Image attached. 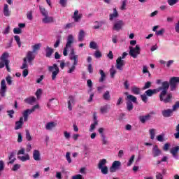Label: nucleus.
I'll return each mask as SVG.
<instances>
[{
	"label": "nucleus",
	"instance_id": "46",
	"mask_svg": "<svg viewBox=\"0 0 179 179\" xmlns=\"http://www.w3.org/2000/svg\"><path fill=\"white\" fill-rule=\"evenodd\" d=\"M14 38L19 48L22 47V42H20V37L17 35L14 36Z\"/></svg>",
	"mask_w": 179,
	"mask_h": 179
},
{
	"label": "nucleus",
	"instance_id": "34",
	"mask_svg": "<svg viewBox=\"0 0 179 179\" xmlns=\"http://www.w3.org/2000/svg\"><path fill=\"white\" fill-rule=\"evenodd\" d=\"M106 164H107V159H101L98 164V169H101L104 167V166H106Z\"/></svg>",
	"mask_w": 179,
	"mask_h": 179
},
{
	"label": "nucleus",
	"instance_id": "64",
	"mask_svg": "<svg viewBox=\"0 0 179 179\" xmlns=\"http://www.w3.org/2000/svg\"><path fill=\"white\" fill-rule=\"evenodd\" d=\"M177 108H179V101H176V103L173 105L172 111H176Z\"/></svg>",
	"mask_w": 179,
	"mask_h": 179
},
{
	"label": "nucleus",
	"instance_id": "15",
	"mask_svg": "<svg viewBox=\"0 0 179 179\" xmlns=\"http://www.w3.org/2000/svg\"><path fill=\"white\" fill-rule=\"evenodd\" d=\"M75 38H73V35L70 34L67 37V42L66 43V48H71L72 47V44H73V41Z\"/></svg>",
	"mask_w": 179,
	"mask_h": 179
},
{
	"label": "nucleus",
	"instance_id": "35",
	"mask_svg": "<svg viewBox=\"0 0 179 179\" xmlns=\"http://www.w3.org/2000/svg\"><path fill=\"white\" fill-rule=\"evenodd\" d=\"M85 38V31L80 30L78 34V41H83Z\"/></svg>",
	"mask_w": 179,
	"mask_h": 179
},
{
	"label": "nucleus",
	"instance_id": "37",
	"mask_svg": "<svg viewBox=\"0 0 179 179\" xmlns=\"http://www.w3.org/2000/svg\"><path fill=\"white\" fill-rule=\"evenodd\" d=\"M99 73L101 75V78H99V82L103 83L104 82V80H106V73H104V71L102 69H101L99 70Z\"/></svg>",
	"mask_w": 179,
	"mask_h": 179
},
{
	"label": "nucleus",
	"instance_id": "30",
	"mask_svg": "<svg viewBox=\"0 0 179 179\" xmlns=\"http://www.w3.org/2000/svg\"><path fill=\"white\" fill-rule=\"evenodd\" d=\"M173 113V110L171 109H167L162 111V115L165 117H169L171 116V114Z\"/></svg>",
	"mask_w": 179,
	"mask_h": 179
},
{
	"label": "nucleus",
	"instance_id": "2",
	"mask_svg": "<svg viewBox=\"0 0 179 179\" xmlns=\"http://www.w3.org/2000/svg\"><path fill=\"white\" fill-rule=\"evenodd\" d=\"M8 58H9V53L4 52L0 57V68H6L8 72H10V68H9V60H8Z\"/></svg>",
	"mask_w": 179,
	"mask_h": 179
},
{
	"label": "nucleus",
	"instance_id": "53",
	"mask_svg": "<svg viewBox=\"0 0 179 179\" xmlns=\"http://www.w3.org/2000/svg\"><path fill=\"white\" fill-rule=\"evenodd\" d=\"M150 139L153 140L155 139V129H150Z\"/></svg>",
	"mask_w": 179,
	"mask_h": 179
},
{
	"label": "nucleus",
	"instance_id": "8",
	"mask_svg": "<svg viewBox=\"0 0 179 179\" xmlns=\"http://www.w3.org/2000/svg\"><path fill=\"white\" fill-rule=\"evenodd\" d=\"M121 167V162L120 161H115L113 164L112 166L109 169L110 173H115L117 170H120Z\"/></svg>",
	"mask_w": 179,
	"mask_h": 179
},
{
	"label": "nucleus",
	"instance_id": "13",
	"mask_svg": "<svg viewBox=\"0 0 179 179\" xmlns=\"http://www.w3.org/2000/svg\"><path fill=\"white\" fill-rule=\"evenodd\" d=\"M124 24L123 20H119L114 24L113 29L115 30V31H120V30H122V26Z\"/></svg>",
	"mask_w": 179,
	"mask_h": 179
},
{
	"label": "nucleus",
	"instance_id": "18",
	"mask_svg": "<svg viewBox=\"0 0 179 179\" xmlns=\"http://www.w3.org/2000/svg\"><path fill=\"white\" fill-rule=\"evenodd\" d=\"M179 152V146H176L171 148V150H170V153H171L172 156L175 158V159H178V155H177V154Z\"/></svg>",
	"mask_w": 179,
	"mask_h": 179
},
{
	"label": "nucleus",
	"instance_id": "25",
	"mask_svg": "<svg viewBox=\"0 0 179 179\" xmlns=\"http://www.w3.org/2000/svg\"><path fill=\"white\" fill-rule=\"evenodd\" d=\"M3 13L6 17L10 16V10H9V6L8 4H4V7L3 9Z\"/></svg>",
	"mask_w": 179,
	"mask_h": 179
},
{
	"label": "nucleus",
	"instance_id": "6",
	"mask_svg": "<svg viewBox=\"0 0 179 179\" xmlns=\"http://www.w3.org/2000/svg\"><path fill=\"white\" fill-rule=\"evenodd\" d=\"M49 72H52V80L57 79V75L59 73V68L57 64H54L52 66H48Z\"/></svg>",
	"mask_w": 179,
	"mask_h": 179
},
{
	"label": "nucleus",
	"instance_id": "16",
	"mask_svg": "<svg viewBox=\"0 0 179 179\" xmlns=\"http://www.w3.org/2000/svg\"><path fill=\"white\" fill-rule=\"evenodd\" d=\"M162 155V150L159 149V146L155 145L152 148V156L153 157H157V156H160Z\"/></svg>",
	"mask_w": 179,
	"mask_h": 179
},
{
	"label": "nucleus",
	"instance_id": "40",
	"mask_svg": "<svg viewBox=\"0 0 179 179\" xmlns=\"http://www.w3.org/2000/svg\"><path fill=\"white\" fill-rule=\"evenodd\" d=\"M27 68H29V65H27V58H24L23 64L20 67V69H27Z\"/></svg>",
	"mask_w": 179,
	"mask_h": 179
},
{
	"label": "nucleus",
	"instance_id": "27",
	"mask_svg": "<svg viewBox=\"0 0 179 179\" xmlns=\"http://www.w3.org/2000/svg\"><path fill=\"white\" fill-rule=\"evenodd\" d=\"M119 16L118 11H117V8H113V13L109 15V20L113 21Z\"/></svg>",
	"mask_w": 179,
	"mask_h": 179
},
{
	"label": "nucleus",
	"instance_id": "63",
	"mask_svg": "<svg viewBox=\"0 0 179 179\" xmlns=\"http://www.w3.org/2000/svg\"><path fill=\"white\" fill-rule=\"evenodd\" d=\"M155 34L157 36H163V34H164V29H162L159 31H156Z\"/></svg>",
	"mask_w": 179,
	"mask_h": 179
},
{
	"label": "nucleus",
	"instance_id": "42",
	"mask_svg": "<svg viewBox=\"0 0 179 179\" xmlns=\"http://www.w3.org/2000/svg\"><path fill=\"white\" fill-rule=\"evenodd\" d=\"M99 170H101L102 174H108V167H107V166H104L102 168H99Z\"/></svg>",
	"mask_w": 179,
	"mask_h": 179
},
{
	"label": "nucleus",
	"instance_id": "22",
	"mask_svg": "<svg viewBox=\"0 0 179 179\" xmlns=\"http://www.w3.org/2000/svg\"><path fill=\"white\" fill-rule=\"evenodd\" d=\"M15 155H16V152L15 151H13L10 153V155L8 156V159L10 160V162H8V164H13L15 162H16Z\"/></svg>",
	"mask_w": 179,
	"mask_h": 179
},
{
	"label": "nucleus",
	"instance_id": "7",
	"mask_svg": "<svg viewBox=\"0 0 179 179\" xmlns=\"http://www.w3.org/2000/svg\"><path fill=\"white\" fill-rule=\"evenodd\" d=\"M39 107L40 106L38 105H34L31 109L25 110L22 113L24 121L27 122V120H29V115H30L31 113H34V111L37 110V108H39Z\"/></svg>",
	"mask_w": 179,
	"mask_h": 179
},
{
	"label": "nucleus",
	"instance_id": "51",
	"mask_svg": "<svg viewBox=\"0 0 179 179\" xmlns=\"http://www.w3.org/2000/svg\"><path fill=\"white\" fill-rule=\"evenodd\" d=\"M95 58H101L103 57V55H101V52L99 50H96L94 54Z\"/></svg>",
	"mask_w": 179,
	"mask_h": 179
},
{
	"label": "nucleus",
	"instance_id": "24",
	"mask_svg": "<svg viewBox=\"0 0 179 179\" xmlns=\"http://www.w3.org/2000/svg\"><path fill=\"white\" fill-rule=\"evenodd\" d=\"M72 18L74 19V22H78L82 19V14H79V10H76Z\"/></svg>",
	"mask_w": 179,
	"mask_h": 179
},
{
	"label": "nucleus",
	"instance_id": "61",
	"mask_svg": "<svg viewBox=\"0 0 179 179\" xmlns=\"http://www.w3.org/2000/svg\"><path fill=\"white\" fill-rule=\"evenodd\" d=\"M13 33L15 34H20L22 33V29L20 28H14Z\"/></svg>",
	"mask_w": 179,
	"mask_h": 179
},
{
	"label": "nucleus",
	"instance_id": "1",
	"mask_svg": "<svg viewBox=\"0 0 179 179\" xmlns=\"http://www.w3.org/2000/svg\"><path fill=\"white\" fill-rule=\"evenodd\" d=\"M169 87H170V84H169V82L164 81L162 83L161 87L152 90V95L161 92L159 94L160 101H163L165 103H170L171 101V99H173V94H167Z\"/></svg>",
	"mask_w": 179,
	"mask_h": 179
},
{
	"label": "nucleus",
	"instance_id": "44",
	"mask_svg": "<svg viewBox=\"0 0 179 179\" xmlns=\"http://www.w3.org/2000/svg\"><path fill=\"white\" fill-rule=\"evenodd\" d=\"M41 47V43L35 44L32 47V48H33L32 52H36V51H38V50H40Z\"/></svg>",
	"mask_w": 179,
	"mask_h": 179
},
{
	"label": "nucleus",
	"instance_id": "38",
	"mask_svg": "<svg viewBox=\"0 0 179 179\" xmlns=\"http://www.w3.org/2000/svg\"><path fill=\"white\" fill-rule=\"evenodd\" d=\"M62 36L60 35L57 36L56 42L54 44V48H58L59 44H61Z\"/></svg>",
	"mask_w": 179,
	"mask_h": 179
},
{
	"label": "nucleus",
	"instance_id": "14",
	"mask_svg": "<svg viewBox=\"0 0 179 179\" xmlns=\"http://www.w3.org/2000/svg\"><path fill=\"white\" fill-rule=\"evenodd\" d=\"M155 114V112H150V114H148L145 116H139V120L142 124H145L146 121H149L150 118L152 117V115Z\"/></svg>",
	"mask_w": 179,
	"mask_h": 179
},
{
	"label": "nucleus",
	"instance_id": "31",
	"mask_svg": "<svg viewBox=\"0 0 179 179\" xmlns=\"http://www.w3.org/2000/svg\"><path fill=\"white\" fill-rule=\"evenodd\" d=\"M103 100H106V101H110L111 100V95H110V91H106L103 94Z\"/></svg>",
	"mask_w": 179,
	"mask_h": 179
},
{
	"label": "nucleus",
	"instance_id": "59",
	"mask_svg": "<svg viewBox=\"0 0 179 179\" xmlns=\"http://www.w3.org/2000/svg\"><path fill=\"white\" fill-rule=\"evenodd\" d=\"M141 99L144 103H148V95L144 94L141 95Z\"/></svg>",
	"mask_w": 179,
	"mask_h": 179
},
{
	"label": "nucleus",
	"instance_id": "10",
	"mask_svg": "<svg viewBox=\"0 0 179 179\" xmlns=\"http://www.w3.org/2000/svg\"><path fill=\"white\" fill-rule=\"evenodd\" d=\"M70 59L74 62L71 68L69 69V70L67 71L68 73H72V72H75V69H76V65H78V56L70 57Z\"/></svg>",
	"mask_w": 179,
	"mask_h": 179
},
{
	"label": "nucleus",
	"instance_id": "5",
	"mask_svg": "<svg viewBox=\"0 0 179 179\" xmlns=\"http://www.w3.org/2000/svg\"><path fill=\"white\" fill-rule=\"evenodd\" d=\"M179 83V77H172L169 80V87L171 92H174L177 90V86H178Z\"/></svg>",
	"mask_w": 179,
	"mask_h": 179
},
{
	"label": "nucleus",
	"instance_id": "47",
	"mask_svg": "<svg viewBox=\"0 0 179 179\" xmlns=\"http://www.w3.org/2000/svg\"><path fill=\"white\" fill-rule=\"evenodd\" d=\"M90 48H92V50H96L97 49V43L94 41H91L90 43Z\"/></svg>",
	"mask_w": 179,
	"mask_h": 179
},
{
	"label": "nucleus",
	"instance_id": "45",
	"mask_svg": "<svg viewBox=\"0 0 179 179\" xmlns=\"http://www.w3.org/2000/svg\"><path fill=\"white\" fill-rule=\"evenodd\" d=\"M150 87H152V82L148 81L145 83L143 87V90H146V89H150Z\"/></svg>",
	"mask_w": 179,
	"mask_h": 179
},
{
	"label": "nucleus",
	"instance_id": "26",
	"mask_svg": "<svg viewBox=\"0 0 179 179\" xmlns=\"http://www.w3.org/2000/svg\"><path fill=\"white\" fill-rule=\"evenodd\" d=\"M56 127L57 123L54 122H50L45 124V129H47V131H52V129L55 128Z\"/></svg>",
	"mask_w": 179,
	"mask_h": 179
},
{
	"label": "nucleus",
	"instance_id": "57",
	"mask_svg": "<svg viewBox=\"0 0 179 179\" xmlns=\"http://www.w3.org/2000/svg\"><path fill=\"white\" fill-rule=\"evenodd\" d=\"M7 113L10 118H13V114H15V110H13V109L7 110Z\"/></svg>",
	"mask_w": 179,
	"mask_h": 179
},
{
	"label": "nucleus",
	"instance_id": "4",
	"mask_svg": "<svg viewBox=\"0 0 179 179\" xmlns=\"http://www.w3.org/2000/svg\"><path fill=\"white\" fill-rule=\"evenodd\" d=\"M129 56L132 57V58H138V55H139V54H141V47L139 46V45H136L135 48L132 47V46H129Z\"/></svg>",
	"mask_w": 179,
	"mask_h": 179
},
{
	"label": "nucleus",
	"instance_id": "52",
	"mask_svg": "<svg viewBox=\"0 0 179 179\" xmlns=\"http://www.w3.org/2000/svg\"><path fill=\"white\" fill-rule=\"evenodd\" d=\"M21 165L19 164H14L13 167L12 168L13 171H17L19 169H20Z\"/></svg>",
	"mask_w": 179,
	"mask_h": 179
},
{
	"label": "nucleus",
	"instance_id": "28",
	"mask_svg": "<svg viewBox=\"0 0 179 179\" xmlns=\"http://www.w3.org/2000/svg\"><path fill=\"white\" fill-rule=\"evenodd\" d=\"M111 108V106L108 104H106L103 106H101L100 108V112L101 114H107L108 113V110Z\"/></svg>",
	"mask_w": 179,
	"mask_h": 179
},
{
	"label": "nucleus",
	"instance_id": "43",
	"mask_svg": "<svg viewBox=\"0 0 179 179\" xmlns=\"http://www.w3.org/2000/svg\"><path fill=\"white\" fill-rule=\"evenodd\" d=\"M25 132H26V134H25L26 139H27V141L30 142V141L33 140V138H31V136L30 135V131L27 129L25 131Z\"/></svg>",
	"mask_w": 179,
	"mask_h": 179
},
{
	"label": "nucleus",
	"instance_id": "50",
	"mask_svg": "<svg viewBox=\"0 0 179 179\" xmlns=\"http://www.w3.org/2000/svg\"><path fill=\"white\" fill-rule=\"evenodd\" d=\"M66 159L68 163H69V164L72 163V159H71V152H66Z\"/></svg>",
	"mask_w": 179,
	"mask_h": 179
},
{
	"label": "nucleus",
	"instance_id": "32",
	"mask_svg": "<svg viewBox=\"0 0 179 179\" xmlns=\"http://www.w3.org/2000/svg\"><path fill=\"white\" fill-rule=\"evenodd\" d=\"M39 10L42 16H43V17H45V16H47L48 15V11L45 10V8H43L41 6H39Z\"/></svg>",
	"mask_w": 179,
	"mask_h": 179
},
{
	"label": "nucleus",
	"instance_id": "41",
	"mask_svg": "<svg viewBox=\"0 0 179 179\" xmlns=\"http://www.w3.org/2000/svg\"><path fill=\"white\" fill-rule=\"evenodd\" d=\"M72 27H75V22H70L66 24L64 29V30H68L69 29H72Z\"/></svg>",
	"mask_w": 179,
	"mask_h": 179
},
{
	"label": "nucleus",
	"instance_id": "23",
	"mask_svg": "<svg viewBox=\"0 0 179 179\" xmlns=\"http://www.w3.org/2000/svg\"><path fill=\"white\" fill-rule=\"evenodd\" d=\"M69 100L68 101V108L69 111H72V103L75 104V96L71 95L69 97Z\"/></svg>",
	"mask_w": 179,
	"mask_h": 179
},
{
	"label": "nucleus",
	"instance_id": "48",
	"mask_svg": "<svg viewBox=\"0 0 179 179\" xmlns=\"http://www.w3.org/2000/svg\"><path fill=\"white\" fill-rule=\"evenodd\" d=\"M157 140L159 142H164V134H160L157 136Z\"/></svg>",
	"mask_w": 179,
	"mask_h": 179
},
{
	"label": "nucleus",
	"instance_id": "60",
	"mask_svg": "<svg viewBox=\"0 0 179 179\" xmlns=\"http://www.w3.org/2000/svg\"><path fill=\"white\" fill-rule=\"evenodd\" d=\"M134 159H135V155H132L127 163V166H131V164H132V163H134Z\"/></svg>",
	"mask_w": 179,
	"mask_h": 179
},
{
	"label": "nucleus",
	"instance_id": "36",
	"mask_svg": "<svg viewBox=\"0 0 179 179\" xmlns=\"http://www.w3.org/2000/svg\"><path fill=\"white\" fill-rule=\"evenodd\" d=\"M24 101L27 104H33V103H34L36 101V97L31 96V97H29V98H27V99H24Z\"/></svg>",
	"mask_w": 179,
	"mask_h": 179
},
{
	"label": "nucleus",
	"instance_id": "39",
	"mask_svg": "<svg viewBox=\"0 0 179 179\" xmlns=\"http://www.w3.org/2000/svg\"><path fill=\"white\" fill-rule=\"evenodd\" d=\"M18 159L21 160V162H27V160H30V156L29 154H27L24 156H18Z\"/></svg>",
	"mask_w": 179,
	"mask_h": 179
},
{
	"label": "nucleus",
	"instance_id": "19",
	"mask_svg": "<svg viewBox=\"0 0 179 179\" xmlns=\"http://www.w3.org/2000/svg\"><path fill=\"white\" fill-rule=\"evenodd\" d=\"M43 23H45V24H48V23H54V17L45 15L43 20Z\"/></svg>",
	"mask_w": 179,
	"mask_h": 179
},
{
	"label": "nucleus",
	"instance_id": "21",
	"mask_svg": "<svg viewBox=\"0 0 179 179\" xmlns=\"http://www.w3.org/2000/svg\"><path fill=\"white\" fill-rule=\"evenodd\" d=\"M23 117H20V121L15 122V131H17V129H21V128H23Z\"/></svg>",
	"mask_w": 179,
	"mask_h": 179
},
{
	"label": "nucleus",
	"instance_id": "55",
	"mask_svg": "<svg viewBox=\"0 0 179 179\" xmlns=\"http://www.w3.org/2000/svg\"><path fill=\"white\" fill-rule=\"evenodd\" d=\"M43 93V90L41 89H38L36 92V96L37 99H40L41 94Z\"/></svg>",
	"mask_w": 179,
	"mask_h": 179
},
{
	"label": "nucleus",
	"instance_id": "56",
	"mask_svg": "<svg viewBox=\"0 0 179 179\" xmlns=\"http://www.w3.org/2000/svg\"><path fill=\"white\" fill-rule=\"evenodd\" d=\"M110 78H114L115 73H117V71L113 68L110 69Z\"/></svg>",
	"mask_w": 179,
	"mask_h": 179
},
{
	"label": "nucleus",
	"instance_id": "12",
	"mask_svg": "<svg viewBox=\"0 0 179 179\" xmlns=\"http://www.w3.org/2000/svg\"><path fill=\"white\" fill-rule=\"evenodd\" d=\"M27 58L29 65H33V61H34V58H36V55H34V52L33 51H28L27 54V57H24Z\"/></svg>",
	"mask_w": 179,
	"mask_h": 179
},
{
	"label": "nucleus",
	"instance_id": "9",
	"mask_svg": "<svg viewBox=\"0 0 179 179\" xmlns=\"http://www.w3.org/2000/svg\"><path fill=\"white\" fill-rule=\"evenodd\" d=\"M93 124L90 125V132H93L96 129V127L99 125V120H97V113L94 112L93 114Z\"/></svg>",
	"mask_w": 179,
	"mask_h": 179
},
{
	"label": "nucleus",
	"instance_id": "20",
	"mask_svg": "<svg viewBox=\"0 0 179 179\" xmlns=\"http://www.w3.org/2000/svg\"><path fill=\"white\" fill-rule=\"evenodd\" d=\"M122 66H124V60H122L121 57H120L116 60V68L121 71L122 69Z\"/></svg>",
	"mask_w": 179,
	"mask_h": 179
},
{
	"label": "nucleus",
	"instance_id": "3",
	"mask_svg": "<svg viewBox=\"0 0 179 179\" xmlns=\"http://www.w3.org/2000/svg\"><path fill=\"white\" fill-rule=\"evenodd\" d=\"M127 109L128 111H132L134 110V103H138L137 99L134 95H127Z\"/></svg>",
	"mask_w": 179,
	"mask_h": 179
},
{
	"label": "nucleus",
	"instance_id": "11",
	"mask_svg": "<svg viewBox=\"0 0 179 179\" xmlns=\"http://www.w3.org/2000/svg\"><path fill=\"white\" fill-rule=\"evenodd\" d=\"M8 87H6V83L5 79H3L1 82V88H0V96L1 97H5Z\"/></svg>",
	"mask_w": 179,
	"mask_h": 179
},
{
	"label": "nucleus",
	"instance_id": "58",
	"mask_svg": "<svg viewBox=\"0 0 179 179\" xmlns=\"http://www.w3.org/2000/svg\"><path fill=\"white\" fill-rule=\"evenodd\" d=\"M176 131L177 133L174 134V136L176 139H178L179 138V124L176 126Z\"/></svg>",
	"mask_w": 179,
	"mask_h": 179
},
{
	"label": "nucleus",
	"instance_id": "49",
	"mask_svg": "<svg viewBox=\"0 0 179 179\" xmlns=\"http://www.w3.org/2000/svg\"><path fill=\"white\" fill-rule=\"evenodd\" d=\"M145 94L148 96V97H152L153 96V91H152V89H149L145 92Z\"/></svg>",
	"mask_w": 179,
	"mask_h": 179
},
{
	"label": "nucleus",
	"instance_id": "62",
	"mask_svg": "<svg viewBox=\"0 0 179 179\" xmlns=\"http://www.w3.org/2000/svg\"><path fill=\"white\" fill-rule=\"evenodd\" d=\"M72 179H85L83 176L80 174L75 175L72 177Z\"/></svg>",
	"mask_w": 179,
	"mask_h": 179
},
{
	"label": "nucleus",
	"instance_id": "29",
	"mask_svg": "<svg viewBox=\"0 0 179 179\" xmlns=\"http://www.w3.org/2000/svg\"><path fill=\"white\" fill-rule=\"evenodd\" d=\"M33 157L36 162H40V160H41V158L40 157V151L34 150L33 153Z\"/></svg>",
	"mask_w": 179,
	"mask_h": 179
},
{
	"label": "nucleus",
	"instance_id": "17",
	"mask_svg": "<svg viewBox=\"0 0 179 179\" xmlns=\"http://www.w3.org/2000/svg\"><path fill=\"white\" fill-rule=\"evenodd\" d=\"M45 52L46 58H51V56L54 54V49L47 46L45 49Z\"/></svg>",
	"mask_w": 179,
	"mask_h": 179
},
{
	"label": "nucleus",
	"instance_id": "54",
	"mask_svg": "<svg viewBox=\"0 0 179 179\" xmlns=\"http://www.w3.org/2000/svg\"><path fill=\"white\" fill-rule=\"evenodd\" d=\"M27 17L29 20H33V13L31 11H29L27 13Z\"/></svg>",
	"mask_w": 179,
	"mask_h": 179
},
{
	"label": "nucleus",
	"instance_id": "33",
	"mask_svg": "<svg viewBox=\"0 0 179 179\" xmlns=\"http://www.w3.org/2000/svg\"><path fill=\"white\" fill-rule=\"evenodd\" d=\"M131 92L133 94H141V89L136 86H133L131 87Z\"/></svg>",
	"mask_w": 179,
	"mask_h": 179
}]
</instances>
